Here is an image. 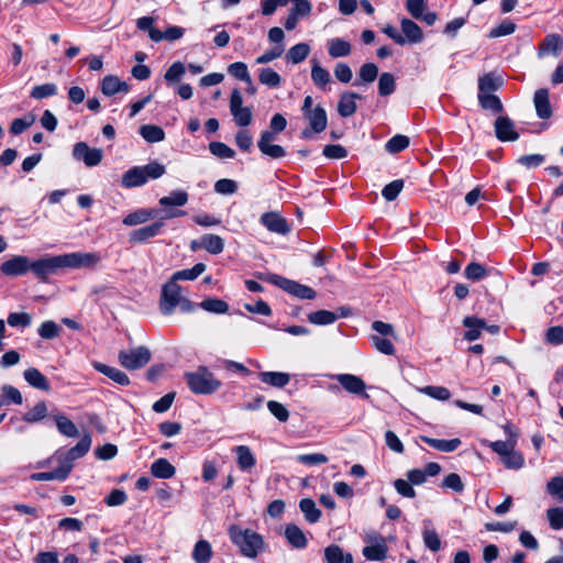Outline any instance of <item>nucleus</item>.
<instances>
[{
	"label": "nucleus",
	"mask_w": 563,
	"mask_h": 563,
	"mask_svg": "<svg viewBox=\"0 0 563 563\" xmlns=\"http://www.w3.org/2000/svg\"><path fill=\"white\" fill-rule=\"evenodd\" d=\"M206 264L203 263H197L191 268L178 271L173 274L172 279L174 282L178 280H195L198 278L205 271H206Z\"/></svg>",
	"instance_id": "46"
},
{
	"label": "nucleus",
	"mask_w": 563,
	"mask_h": 563,
	"mask_svg": "<svg viewBox=\"0 0 563 563\" xmlns=\"http://www.w3.org/2000/svg\"><path fill=\"white\" fill-rule=\"evenodd\" d=\"M410 140L408 136L397 134L389 139L385 145V148L390 154L399 153L409 146Z\"/></svg>",
	"instance_id": "55"
},
{
	"label": "nucleus",
	"mask_w": 563,
	"mask_h": 563,
	"mask_svg": "<svg viewBox=\"0 0 563 563\" xmlns=\"http://www.w3.org/2000/svg\"><path fill=\"white\" fill-rule=\"evenodd\" d=\"M308 320L312 324L328 325L338 320V314L329 310H318L308 314Z\"/></svg>",
	"instance_id": "49"
},
{
	"label": "nucleus",
	"mask_w": 563,
	"mask_h": 563,
	"mask_svg": "<svg viewBox=\"0 0 563 563\" xmlns=\"http://www.w3.org/2000/svg\"><path fill=\"white\" fill-rule=\"evenodd\" d=\"M258 80L262 85L269 88H277L280 86L282 77L271 67L262 68L258 75Z\"/></svg>",
	"instance_id": "50"
},
{
	"label": "nucleus",
	"mask_w": 563,
	"mask_h": 563,
	"mask_svg": "<svg viewBox=\"0 0 563 563\" xmlns=\"http://www.w3.org/2000/svg\"><path fill=\"white\" fill-rule=\"evenodd\" d=\"M189 196L185 190H174L168 196L158 200L159 206L166 208L170 206L183 207L188 202Z\"/></svg>",
	"instance_id": "44"
},
{
	"label": "nucleus",
	"mask_w": 563,
	"mask_h": 563,
	"mask_svg": "<svg viewBox=\"0 0 563 563\" xmlns=\"http://www.w3.org/2000/svg\"><path fill=\"white\" fill-rule=\"evenodd\" d=\"M311 80L317 87L321 89H324L325 86L331 81L330 73L317 60H312Z\"/></svg>",
	"instance_id": "43"
},
{
	"label": "nucleus",
	"mask_w": 563,
	"mask_h": 563,
	"mask_svg": "<svg viewBox=\"0 0 563 563\" xmlns=\"http://www.w3.org/2000/svg\"><path fill=\"white\" fill-rule=\"evenodd\" d=\"M299 508L309 523H316L321 517V511L311 498H303L299 503Z\"/></svg>",
	"instance_id": "39"
},
{
	"label": "nucleus",
	"mask_w": 563,
	"mask_h": 563,
	"mask_svg": "<svg viewBox=\"0 0 563 563\" xmlns=\"http://www.w3.org/2000/svg\"><path fill=\"white\" fill-rule=\"evenodd\" d=\"M7 322L10 327L25 329L31 325L32 317L27 312H10Z\"/></svg>",
	"instance_id": "57"
},
{
	"label": "nucleus",
	"mask_w": 563,
	"mask_h": 563,
	"mask_svg": "<svg viewBox=\"0 0 563 563\" xmlns=\"http://www.w3.org/2000/svg\"><path fill=\"white\" fill-rule=\"evenodd\" d=\"M231 541L240 548L243 555L254 559L264 547V540L261 534L250 530L232 526L229 529Z\"/></svg>",
	"instance_id": "2"
},
{
	"label": "nucleus",
	"mask_w": 563,
	"mask_h": 563,
	"mask_svg": "<svg viewBox=\"0 0 563 563\" xmlns=\"http://www.w3.org/2000/svg\"><path fill=\"white\" fill-rule=\"evenodd\" d=\"M284 536L292 548L303 549L307 547L308 540L305 532L295 523L286 526Z\"/></svg>",
	"instance_id": "26"
},
{
	"label": "nucleus",
	"mask_w": 563,
	"mask_h": 563,
	"mask_svg": "<svg viewBox=\"0 0 563 563\" xmlns=\"http://www.w3.org/2000/svg\"><path fill=\"white\" fill-rule=\"evenodd\" d=\"M141 136L148 143L162 142L165 139L164 130L154 124H144L139 130Z\"/></svg>",
	"instance_id": "42"
},
{
	"label": "nucleus",
	"mask_w": 563,
	"mask_h": 563,
	"mask_svg": "<svg viewBox=\"0 0 563 563\" xmlns=\"http://www.w3.org/2000/svg\"><path fill=\"white\" fill-rule=\"evenodd\" d=\"M378 76V67L374 63H366L362 65L358 70L357 79L354 81V86H361L364 84L373 82Z\"/></svg>",
	"instance_id": "41"
},
{
	"label": "nucleus",
	"mask_w": 563,
	"mask_h": 563,
	"mask_svg": "<svg viewBox=\"0 0 563 563\" xmlns=\"http://www.w3.org/2000/svg\"><path fill=\"white\" fill-rule=\"evenodd\" d=\"M305 118L308 120L309 126H311L317 134L325 130L328 117L322 106H316L311 112L305 114Z\"/></svg>",
	"instance_id": "23"
},
{
	"label": "nucleus",
	"mask_w": 563,
	"mask_h": 563,
	"mask_svg": "<svg viewBox=\"0 0 563 563\" xmlns=\"http://www.w3.org/2000/svg\"><path fill=\"white\" fill-rule=\"evenodd\" d=\"M63 265L64 267L70 268H79V267H91L98 264L101 260V256L97 253H68L63 254Z\"/></svg>",
	"instance_id": "11"
},
{
	"label": "nucleus",
	"mask_w": 563,
	"mask_h": 563,
	"mask_svg": "<svg viewBox=\"0 0 563 563\" xmlns=\"http://www.w3.org/2000/svg\"><path fill=\"white\" fill-rule=\"evenodd\" d=\"M47 416V406L45 401H38L32 409L23 415V420L27 423H35Z\"/></svg>",
	"instance_id": "51"
},
{
	"label": "nucleus",
	"mask_w": 563,
	"mask_h": 563,
	"mask_svg": "<svg viewBox=\"0 0 563 563\" xmlns=\"http://www.w3.org/2000/svg\"><path fill=\"white\" fill-rule=\"evenodd\" d=\"M90 446H91V437L89 434H85L75 446L70 448L69 450H67L65 452H57L55 457L59 462V467L60 468L68 467L69 473H70L71 468H73L74 461L86 455L88 453Z\"/></svg>",
	"instance_id": "5"
},
{
	"label": "nucleus",
	"mask_w": 563,
	"mask_h": 563,
	"mask_svg": "<svg viewBox=\"0 0 563 563\" xmlns=\"http://www.w3.org/2000/svg\"><path fill=\"white\" fill-rule=\"evenodd\" d=\"M495 135L500 142H514L519 139L514 121L506 115H499L494 122Z\"/></svg>",
	"instance_id": "13"
},
{
	"label": "nucleus",
	"mask_w": 563,
	"mask_h": 563,
	"mask_svg": "<svg viewBox=\"0 0 563 563\" xmlns=\"http://www.w3.org/2000/svg\"><path fill=\"white\" fill-rule=\"evenodd\" d=\"M151 473L156 478H172L175 473V466L166 459L161 457L151 465Z\"/></svg>",
	"instance_id": "32"
},
{
	"label": "nucleus",
	"mask_w": 563,
	"mask_h": 563,
	"mask_svg": "<svg viewBox=\"0 0 563 563\" xmlns=\"http://www.w3.org/2000/svg\"><path fill=\"white\" fill-rule=\"evenodd\" d=\"M2 404L3 405H22L23 397L21 391L12 385H3L2 388Z\"/></svg>",
	"instance_id": "56"
},
{
	"label": "nucleus",
	"mask_w": 563,
	"mask_h": 563,
	"mask_svg": "<svg viewBox=\"0 0 563 563\" xmlns=\"http://www.w3.org/2000/svg\"><path fill=\"white\" fill-rule=\"evenodd\" d=\"M327 377L335 379L347 391L354 395H362L364 398L369 396L365 393V382L353 374H327Z\"/></svg>",
	"instance_id": "10"
},
{
	"label": "nucleus",
	"mask_w": 563,
	"mask_h": 563,
	"mask_svg": "<svg viewBox=\"0 0 563 563\" xmlns=\"http://www.w3.org/2000/svg\"><path fill=\"white\" fill-rule=\"evenodd\" d=\"M93 367L96 371L106 375L107 377H109L110 379H112L113 382L121 386H128L130 384V378L128 377V375L115 367L99 362H96L93 364Z\"/></svg>",
	"instance_id": "27"
},
{
	"label": "nucleus",
	"mask_w": 563,
	"mask_h": 563,
	"mask_svg": "<svg viewBox=\"0 0 563 563\" xmlns=\"http://www.w3.org/2000/svg\"><path fill=\"white\" fill-rule=\"evenodd\" d=\"M261 223L271 232L278 234H288L290 225L287 220L277 212H265L261 216Z\"/></svg>",
	"instance_id": "15"
},
{
	"label": "nucleus",
	"mask_w": 563,
	"mask_h": 563,
	"mask_svg": "<svg viewBox=\"0 0 563 563\" xmlns=\"http://www.w3.org/2000/svg\"><path fill=\"white\" fill-rule=\"evenodd\" d=\"M533 103L537 115L540 119H549L552 115V108L549 100V90L545 88L538 89L534 92Z\"/></svg>",
	"instance_id": "18"
},
{
	"label": "nucleus",
	"mask_w": 563,
	"mask_h": 563,
	"mask_svg": "<svg viewBox=\"0 0 563 563\" xmlns=\"http://www.w3.org/2000/svg\"><path fill=\"white\" fill-rule=\"evenodd\" d=\"M56 93H57L56 85L52 84V82H47V84H43V85L33 87L30 96H31V98L40 100V99L55 96Z\"/></svg>",
	"instance_id": "59"
},
{
	"label": "nucleus",
	"mask_w": 563,
	"mask_h": 563,
	"mask_svg": "<svg viewBox=\"0 0 563 563\" xmlns=\"http://www.w3.org/2000/svg\"><path fill=\"white\" fill-rule=\"evenodd\" d=\"M185 71V65L181 62H175L166 70L164 78L168 84L178 82Z\"/></svg>",
	"instance_id": "61"
},
{
	"label": "nucleus",
	"mask_w": 563,
	"mask_h": 563,
	"mask_svg": "<svg viewBox=\"0 0 563 563\" xmlns=\"http://www.w3.org/2000/svg\"><path fill=\"white\" fill-rule=\"evenodd\" d=\"M243 98L239 89H233L230 97V112L236 125L245 128L252 123L253 113L251 108L243 107Z\"/></svg>",
	"instance_id": "8"
},
{
	"label": "nucleus",
	"mask_w": 563,
	"mask_h": 563,
	"mask_svg": "<svg viewBox=\"0 0 563 563\" xmlns=\"http://www.w3.org/2000/svg\"><path fill=\"white\" fill-rule=\"evenodd\" d=\"M199 306L208 312L218 314L227 313L229 310V305L224 300L218 298L205 299Z\"/></svg>",
	"instance_id": "53"
},
{
	"label": "nucleus",
	"mask_w": 563,
	"mask_h": 563,
	"mask_svg": "<svg viewBox=\"0 0 563 563\" xmlns=\"http://www.w3.org/2000/svg\"><path fill=\"white\" fill-rule=\"evenodd\" d=\"M351 44L340 37H334L328 43V52L332 58L345 57L351 53Z\"/></svg>",
	"instance_id": "37"
},
{
	"label": "nucleus",
	"mask_w": 563,
	"mask_h": 563,
	"mask_svg": "<svg viewBox=\"0 0 563 563\" xmlns=\"http://www.w3.org/2000/svg\"><path fill=\"white\" fill-rule=\"evenodd\" d=\"M396 89V80L391 73H383L378 79V93L382 97L391 95Z\"/></svg>",
	"instance_id": "52"
},
{
	"label": "nucleus",
	"mask_w": 563,
	"mask_h": 563,
	"mask_svg": "<svg viewBox=\"0 0 563 563\" xmlns=\"http://www.w3.org/2000/svg\"><path fill=\"white\" fill-rule=\"evenodd\" d=\"M62 328L52 320L44 321L37 329L38 335L44 340H53L59 336Z\"/></svg>",
	"instance_id": "54"
},
{
	"label": "nucleus",
	"mask_w": 563,
	"mask_h": 563,
	"mask_svg": "<svg viewBox=\"0 0 563 563\" xmlns=\"http://www.w3.org/2000/svg\"><path fill=\"white\" fill-rule=\"evenodd\" d=\"M421 440L430 445L431 448L440 451V452H453L461 445V440L459 438L444 440V439H434L427 435H422Z\"/></svg>",
	"instance_id": "28"
},
{
	"label": "nucleus",
	"mask_w": 563,
	"mask_h": 563,
	"mask_svg": "<svg viewBox=\"0 0 563 563\" xmlns=\"http://www.w3.org/2000/svg\"><path fill=\"white\" fill-rule=\"evenodd\" d=\"M388 547L384 537L375 538V543L363 548V555L368 561H383L387 555Z\"/></svg>",
	"instance_id": "20"
},
{
	"label": "nucleus",
	"mask_w": 563,
	"mask_h": 563,
	"mask_svg": "<svg viewBox=\"0 0 563 563\" xmlns=\"http://www.w3.org/2000/svg\"><path fill=\"white\" fill-rule=\"evenodd\" d=\"M24 379L34 388L49 391L51 385L47 378L35 367H31L24 371Z\"/></svg>",
	"instance_id": "31"
},
{
	"label": "nucleus",
	"mask_w": 563,
	"mask_h": 563,
	"mask_svg": "<svg viewBox=\"0 0 563 563\" xmlns=\"http://www.w3.org/2000/svg\"><path fill=\"white\" fill-rule=\"evenodd\" d=\"M181 298V287L170 278L162 288L159 300L161 312L164 316L172 314Z\"/></svg>",
	"instance_id": "7"
},
{
	"label": "nucleus",
	"mask_w": 563,
	"mask_h": 563,
	"mask_svg": "<svg viewBox=\"0 0 563 563\" xmlns=\"http://www.w3.org/2000/svg\"><path fill=\"white\" fill-rule=\"evenodd\" d=\"M69 476V468H60L59 466L49 472H40L31 475L32 481L45 482V481H59L63 482Z\"/></svg>",
	"instance_id": "40"
},
{
	"label": "nucleus",
	"mask_w": 563,
	"mask_h": 563,
	"mask_svg": "<svg viewBox=\"0 0 563 563\" xmlns=\"http://www.w3.org/2000/svg\"><path fill=\"white\" fill-rule=\"evenodd\" d=\"M324 559L327 563H354L352 554L344 553L343 549L336 544L324 549Z\"/></svg>",
	"instance_id": "33"
},
{
	"label": "nucleus",
	"mask_w": 563,
	"mask_h": 563,
	"mask_svg": "<svg viewBox=\"0 0 563 563\" xmlns=\"http://www.w3.org/2000/svg\"><path fill=\"white\" fill-rule=\"evenodd\" d=\"M463 325L467 328L464 333V339L472 342L481 338L482 330L486 327V322L484 319L477 317H465L463 319Z\"/></svg>",
	"instance_id": "25"
},
{
	"label": "nucleus",
	"mask_w": 563,
	"mask_h": 563,
	"mask_svg": "<svg viewBox=\"0 0 563 563\" xmlns=\"http://www.w3.org/2000/svg\"><path fill=\"white\" fill-rule=\"evenodd\" d=\"M424 528L422 531V539L424 545L432 552H438L441 549V540L438 532L431 528V521H423Z\"/></svg>",
	"instance_id": "34"
},
{
	"label": "nucleus",
	"mask_w": 563,
	"mask_h": 563,
	"mask_svg": "<svg viewBox=\"0 0 563 563\" xmlns=\"http://www.w3.org/2000/svg\"><path fill=\"white\" fill-rule=\"evenodd\" d=\"M563 41L562 38L556 34H550L547 35L543 42L540 44L539 47V56L542 57L545 54H554L558 55L559 52L562 49Z\"/></svg>",
	"instance_id": "36"
},
{
	"label": "nucleus",
	"mask_w": 563,
	"mask_h": 563,
	"mask_svg": "<svg viewBox=\"0 0 563 563\" xmlns=\"http://www.w3.org/2000/svg\"><path fill=\"white\" fill-rule=\"evenodd\" d=\"M202 249L209 252L210 254L217 255L220 254L224 249V241L221 236L217 234H203L202 235Z\"/></svg>",
	"instance_id": "45"
},
{
	"label": "nucleus",
	"mask_w": 563,
	"mask_h": 563,
	"mask_svg": "<svg viewBox=\"0 0 563 563\" xmlns=\"http://www.w3.org/2000/svg\"><path fill=\"white\" fill-rule=\"evenodd\" d=\"M228 73L232 77L242 81H250L251 78L247 66L243 62H235L233 64H230L228 67Z\"/></svg>",
	"instance_id": "62"
},
{
	"label": "nucleus",
	"mask_w": 563,
	"mask_h": 563,
	"mask_svg": "<svg viewBox=\"0 0 563 563\" xmlns=\"http://www.w3.org/2000/svg\"><path fill=\"white\" fill-rule=\"evenodd\" d=\"M257 277L265 282L271 283L285 290L286 292L297 297L299 299H314L317 292L309 286L302 285L298 282L285 278L276 274H258Z\"/></svg>",
	"instance_id": "3"
},
{
	"label": "nucleus",
	"mask_w": 563,
	"mask_h": 563,
	"mask_svg": "<svg viewBox=\"0 0 563 563\" xmlns=\"http://www.w3.org/2000/svg\"><path fill=\"white\" fill-rule=\"evenodd\" d=\"M400 27L402 32V36L406 38V42L411 44L420 43L423 41V32L421 27L408 18H402L400 20Z\"/></svg>",
	"instance_id": "21"
},
{
	"label": "nucleus",
	"mask_w": 563,
	"mask_h": 563,
	"mask_svg": "<svg viewBox=\"0 0 563 563\" xmlns=\"http://www.w3.org/2000/svg\"><path fill=\"white\" fill-rule=\"evenodd\" d=\"M59 268H64L62 255L45 256L36 261L30 258V272L42 282H46Z\"/></svg>",
	"instance_id": "4"
},
{
	"label": "nucleus",
	"mask_w": 563,
	"mask_h": 563,
	"mask_svg": "<svg viewBox=\"0 0 563 563\" xmlns=\"http://www.w3.org/2000/svg\"><path fill=\"white\" fill-rule=\"evenodd\" d=\"M547 517L552 529H563V507H553L548 509Z\"/></svg>",
	"instance_id": "63"
},
{
	"label": "nucleus",
	"mask_w": 563,
	"mask_h": 563,
	"mask_svg": "<svg viewBox=\"0 0 563 563\" xmlns=\"http://www.w3.org/2000/svg\"><path fill=\"white\" fill-rule=\"evenodd\" d=\"M73 156L75 159L84 162L87 167H95L101 163L103 151L90 147L86 142H78L73 147Z\"/></svg>",
	"instance_id": "9"
},
{
	"label": "nucleus",
	"mask_w": 563,
	"mask_h": 563,
	"mask_svg": "<svg viewBox=\"0 0 563 563\" xmlns=\"http://www.w3.org/2000/svg\"><path fill=\"white\" fill-rule=\"evenodd\" d=\"M0 271L8 277L25 275L30 272V257L24 255H14L1 264Z\"/></svg>",
	"instance_id": "12"
},
{
	"label": "nucleus",
	"mask_w": 563,
	"mask_h": 563,
	"mask_svg": "<svg viewBox=\"0 0 563 563\" xmlns=\"http://www.w3.org/2000/svg\"><path fill=\"white\" fill-rule=\"evenodd\" d=\"M212 558V548L209 541L199 540L192 550V559L196 563H209Z\"/></svg>",
	"instance_id": "38"
},
{
	"label": "nucleus",
	"mask_w": 563,
	"mask_h": 563,
	"mask_svg": "<svg viewBox=\"0 0 563 563\" xmlns=\"http://www.w3.org/2000/svg\"><path fill=\"white\" fill-rule=\"evenodd\" d=\"M156 216L157 210L142 208L125 216L122 220V223L126 227H135L146 223L147 221L154 219Z\"/></svg>",
	"instance_id": "24"
},
{
	"label": "nucleus",
	"mask_w": 563,
	"mask_h": 563,
	"mask_svg": "<svg viewBox=\"0 0 563 563\" xmlns=\"http://www.w3.org/2000/svg\"><path fill=\"white\" fill-rule=\"evenodd\" d=\"M164 228L163 221H155L150 225H145L139 229H135L129 234V242L133 244H142L151 239L157 236Z\"/></svg>",
	"instance_id": "14"
},
{
	"label": "nucleus",
	"mask_w": 563,
	"mask_h": 563,
	"mask_svg": "<svg viewBox=\"0 0 563 563\" xmlns=\"http://www.w3.org/2000/svg\"><path fill=\"white\" fill-rule=\"evenodd\" d=\"M146 183L145 170L141 166L130 168L122 175L121 179V185L124 188L140 187Z\"/></svg>",
	"instance_id": "22"
},
{
	"label": "nucleus",
	"mask_w": 563,
	"mask_h": 563,
	"mask_svg": "<svg viewBox=\"0 0 563 563\" xmlns=\"http://www.w3.org/2000/svg\"><path fill=\"white\" fill-rule=\"evenodd\" d=\"M118 358L124 368L135 371L145 366L151 361V352L145 346H139L130 351H121Z\"/></svg>",
	"instance_id": "6"
},
{
	"label": "nucleus",
	"mask_w": 563,
	"mask_h": 563,
	"mask_svg": "<svg viewBox=\"0 0 563 563\" xmlns=\"http://www.w3.org/2000/svg\"><path fill=\"white\" fill-rule=\"evenodd\" d=\"M487 274L488 272L486 267L476 262L470 263L464 271L465 277L473 282L482 280L487 276Z\"/></svg>",
	"instance_id": "58"
},
{
	"label": "nucleus",
	"mask_w": 563,
	"mask_h": 563,
	"mask_svg": "<svg viewBox=\"0 0 563 563\" xmlns=\"http://www.w3.org/2000/svg\"><path fill=\"white\" fill-rule=\"evenodd\" d=\"M504 85V79L500 75L495 71L486 73L478 77V93L477 95H489L499 90Z\"/></svg>",
	"instance_id": "16"
},
{
	"label": "nucleus",
	"mask_w": 563,
	"mask_h": 563,
	"mask_svg": "<svg viewBox=\"0 0 563 563\" xmlns=\"http://www.w3.org/2000/svg\"><path fill=\"white\" fill-rule=\"evenodd\" d=\"M233 451L236 454V463L241 471H250L255 466L256 460L249 446L238 445Z\"/></svg>",
	"instance_id": "29"
},
{
	"label": "nucleus",
	"mask_w": 563,
	"mask_h": 563,
	"mask_svg": "<svg viewBox=\"0 0 563 563\" xmlns=\"http://www.w3.org/2000/svg\"><path fill=\"white\" fill-rule=\"evenodd\" d=\"M547 490L550 495L563 503V476H554L551 478L547 484Z\"/></svg>",
	"instance_id": "64"
},
{
	"label": "nucleus",
	"mask_w": 563,
	"mask_h": 563,
	"mask_svg": "<svg viewBox=\"0 0 563 563\" xmlns=\"http://www.w3.org/2000/svg\"><path fill=\"white\" fill-rule=\"evenodd\" d=\"M55 422L58 431L68 438H76L78 435V429L76 424L66 416H55Z\"/></svg>",
	"instance_id": "48"
},
{
	"label": "nucleus",
	"mask_w": 563,
	"mask_h": 563,
	"mask_svg": "<svg viewBox=\"0 0 563 563\" xmlns=\"http://www.w3.org/2000/svg\"><path fill=\"white\" fill-rule=\"evenodd\" d=\"M258 378L262 383L276 388H283L290 382V375L284 372H260Z\"/></svg>",
	"instance_id": "30"
},
{
	"label": "nucleus",
	"mask_w": 563,
	"mask_h": 563,
	"mask_svg": "<svg viewBox=\"0 0 563 563\" xmlns=\"http://www.w3.org/2000/svg\"><path fill=\"white\" fill-rule=\"evenodd\" d=\"M478 103L483 110L490 111L494 114L504 112V106L500 98L494 93L477 95Z\"/></svg>",
	"instance_id": "35"
},
{
	"label": "nucleus",
	"mask_w": 563,
	"mask_h": 563,
	"mask_svg": "<svg viewBox=\"0 0 563 563\" xmlns=\"http://www.w3.org/2000/svg\"><path fill=\"white\" fill-rule=\"evenodd\" d=\"M184 378L189 389L196 395H211L222 386L221 380L206 366L185 373Z\"/></svg>",
	"instance_id": "1"
},
{
	"label": "nucleus",
	"mask_w": 563,
	"mask_h": 563,
	"mask_svg": "<svg viewBox=\"0 0 563 563\" xmlns=\"http://www.w3.org/2000/svg\"><path fill=\"white\" fill-rule=\"evenodd\" d=\"M362 97L356 92L345 91L341 95L338 102V112L342 118H349L353 115L356 110V100Z\"/></svg>",
	"instance_id": "19"
},
{
	"label": "nucleus",
	"mask_w": 563,
	"mask_h": 563,
	"mask_svg": "<svg viewBox=\"0 0 563 563\" xmlns=\"http://www.w3.org/2000/svg\"><path fill=\"white\" fill-rule=\"evenodd\" d=\"M100 89L104 96L112 97L119 92H129L130 86L118 76L108 75L101 80Z\"/></svg>",
	"instance_id": "17"
},
{
	"label": "nucleus",
	"mask_w": 563,
	"mask_h": 563,
	"mask_svg": "<svg viewBox=\"0 0 563 563\" xmlns=\"http://www.w3.org/2000/svg\"><path fill=\"white\" fill-rule=\"evenodd\" d=\"M209 151L212 155L219 158H233L235 156L234 150L222 142H211L209 144Z\"/></svg>",
	"instance_id": "60"
},
{
	"label": "nucleus",
	"mask_w": 563,
	"mask_h": 563,
	"mask_svg": "<svg viewBox=\"0 0 563 563\" xmlns=\"http://www.w3.org/2000/svg\"><path fill=\"white\" fill-rule=\"evenodd\" d=\"M310 53V46L307 43H298L289 48L286 59L292 64L303 62Z\"/></svg>",
	"instance_id": "47"
}]
</instances>
